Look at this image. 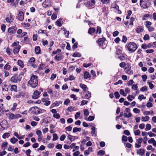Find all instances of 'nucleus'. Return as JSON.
Here are the masks:
<instances>
[{
    "instance_id": "obj_1",
    "label": "nucleus",
    "mask_w": 156,
    "mask_h": 156,
    "mask_svg": "<svg viewBox=\"0 0 156 156\" xmlns=\"http://www.w3.org/2000/svg\"><path fill=\"white\" fill-rule=\"evenodd\" d=\"M28 83L32 88H34L37 87L38 83L37 76L32 75L28 82Z\"/></svg>"
},
{
    "instance_id": "obj_2",
    "label": "nucleus",
    "mask_w": 156,
    "mask_h": 156,
    "mask_svg": "<svg viewBox=\"0 0 156 156\" xmlns=\"http://www.w3.org/2000/svg\"><path fill=\"white\" fill-rule=\"evenodd\" d=\"M125 48H127L128 50L130 52H133L137 49V47L136 44L134 42H130L127 44Z\"/></svg>"
},
{
    "instance_id": "obj_3",
    "label": "nucleus",
    "mask_w": 156,
    "mask_h": 156,
    "mask_svg": "<svg viewBox=\"0 0 156 156\" xmlns=\"http://www.w3.org/2000/svg\"><path fill=\"white\" fill-rule=\"evenodd\" d=\"M140 5L142 9L148 8L151 5L150 0H140Z\"/></svg>"
},
{
    "instance_id": "obj_4",
    "label": "nucleus",
    "mask_w": 156,
    "mask_h": 156,
    "mask_svg": "<svg viewBox=\"0 0 156 156\" xmlns=\"http://www.w3.org/2000/svg\"><path fill=\"white\" fill-rule=\"evenodd\" d=\"M22 79V77L19 75L14 74L10 78V81L12 83H16L20 82Z\"/></svg>"
},
{
    "instance_id": "obj_5",
    "label": "nucleus",
    "mask_w": 156,
    "mask_h": 156,
    "mask_svg": "<svg viewBox=\"0 0 156 156\" xmlns=\"http://www.w3.org/2000/svg\"><path fill=\"white\" fill-rule=\"evenodd\" d=\"M30 109L32 110L31 113L35 115H38L46 111L45 110L40 109L37 107H33L31 108Z\"/></svg>"
},
{
    "instance_id": "obj_6",
    "label": "nucleus",
    "mask_w": 156,
    "mask_h": 156,
    "mask_svg": "<svg viewBox=\"0 0 156 156\" xmlns=\"http://www.w3.org/2000/svg\"><path fill=\"white\" fill-rule=\"evenodd\" d=\"M95 4V0H90L87 2L86 5L88 8L90 9L92 8Z\"/></svg>"
},
{
    "instance_id": "obj_7",
    "label": "nucleus",
    "mask_w": 156,
    "mask_h": 156,
    "mask_svg": "<svg viewBox=\"0 0 156 156\" xmlns=\"http://www.w3.org/2000/svg\"><path fill=\"white\" fill-rule=\"evenodd\" d=\"M19 115L18 114H14L11 113H8V117L9 119L11 120L18 118Z\"/></svg>"
},
{
    "instance_id": "obj_8",
    "label": "nucleus",
    "mask_w": 156,
    "mask_h": 156,
    "mask_svg": "<svg viewBox=\"0 0 156 156\" xmlns=\"http://www.w3.org/2000/svg\"><path fill=\"white\" fill-rule=\"evenodd\" d=\"M17 29V27L15 26L12 27L8 28V31L10 34H12L16 33Z\"/></svg>"
},
{
    "instance_id": "obj_9",
    "label": "nucleus",
    "mask_w": 156,
    "mask_h": 156,
    "mask_svg": "<svg viewBox=\"0 0 156 156\" xmlns=\"http://www.w3.org/2000/svg\"><path fill=\"white\" fill-rule=\"evenodd\" d=\"M125 72L129 75H131L133 74V71L131 70V67L129 66H127L126 67L125 69Z\"/></svg>"
},
{
    "instance_id": "obj_10",
    "label": "nucleus",
    "mask_w": 156,
    "mask_h": 156,
    "mask_svg": "<svg viewBox=\"0 0 156 156\" xmlns=\"http://www.w3.org/2000/svg\"><path fill=\"white\" fill-rule=\"evenodd\" d=\"M40 94L41 92L37 90H36L33 94L32 98L34 99H37L39 97V95Z\"/></svg>"
},
{
    "instance_id": "obj_11",
    "label": "nucleus",
    "mask_w": 156,
    "mask_h": 156,
    "mask_svg": "<svg viewBox=\"0 0 156 156\" xmlns=\"http://www.w3.org/2000/svg\"><path fill=\"white\" fill-rule=\"evenodd\" d=\"M130 109L129 108H126V112H128L127 114L126 113H124L123 114L124 117L125 118H129L132 116V114L130 112Z\"/></svg>"
},
{
    "instance_id": "obj_12",
    "label": "nucleus",
    "mask_w": 156,
    "mask_h": 156,
    "mask_svg": "<svg viewBox=\"0 0 156 156\" xmlns=\"http://www.w3.org/2000/svg\"><path fill=\"white\" fill-rule=\"evenodd\" d=\"M24 13L22 11H20L18 13L17 16L18 19L20 21H22L24 18Z\"/></svg>"
},
{
    "instance_id": "obj_13",
    "label": "nucleus",
    "mask_w": 156,
    "mask_h": 156,
    "mask_svg": "<svg viewBox=\"0 0 156 156\" xmlns=\"http://www.w3.org/2000/svg\"><path fill=\"white\" fill-rule=\"evenodd\" d=\"M21 47L20 45H18L16 47H14L13 51V53L15 54L18 53Z\"/></svg>"
},
{
    "instance_id": "obj_14",
    "label": "nucleus",
    "mask_w": 156,
    "mask_h": 156,
    "mask_svg": "<svg viewBox=\"0 0 156 156\" xmlns=\"http://www.w3.org/2000/svg\"><path fill=\"white\" fill-rule=\"evenodd\" d=\"M10 89L11 91H14L15 92H17V86L15 85H11Z\"/></svg>"
},
{
    "instance_id": "obj_15",
    "label": "nucleus",
    "mask_w": 156,
    "mask_h": 156,
    "mask_svg": "<svg viewBox=\"0 0 156 156\" xmlns=\"http://www.w3.org/2000/svg\"><path fill=\"white\" fill-rule=\"evenodd\" d=\"M136 32L137 33H140L143 32L144 30L143 27L141 26H138L135 29Z\"/></svg>"
},
{
    "instance_id": "obj_16",
    "label": "nucleus",
    "mask_w": 156,
    "mask_h": 156,
    "mask_svg": "<svg viewBox=\"0 0 156 156\" xmlns=\"http://www.w3.org/2000/svg\"><path fill=\"white\" fill-rule=\"evenodd\" d=\"M67 138L69 140H70L71 142H72L75 140L76 139H78V137L72 136L71 135L69 134L68 135Z\"/></svg>"
},
{
    "instance_id": "obj_17",
    "label": "nucleus",
    "mask_w": 156,
    "mask_h": 156,
    "mask_svg": "<svg viewBox=\"0 0 156 156\" xmlns=\"http://www.w3.org/2000/svg\"><path fill=\"white\" fill-rule=\"evenodd\" d=\"M91 76L89 73L87 71L85 72L83 74V78L85 79H87Z\"/></svg>"
},
{
    "instance_id": "obj_18",
    "label": "nucleus",
    "mask_w": 156,
    "mask_h": 156,
    "mask_svg": "<svg viewBox=\"0 0 156 156\" xmlns=\"http://www.w3.org/2000/svg\"><path fill=\"white\" fill-rule=\"evenodd\" d=\"M105 40V39L104 38H99L98 40V43L100 46H102Z\"/></svg>"
},
{
    "instance_id": "obj_19",
    "label": "nucleus",
    "mask_w": 156,
    "mask_h": 156,
    "mask_svg": "<svg viewBox=\"0 0 156 156\" xmlns=\"http://www.w3.org/2000/svg\"><path fill=\"white\" fill-rule=\"evenodd\" d=\"M85 98V99H89L91 97V93L88 91H86L84 93Z\"/></svg>"
},
{
    "instance_id": "obj_20",
    "label": "nucleus",
    "mask_w": 156,
    "mask_h": 156,
    "mask_svg": "<svg viewBox=\"0 0 156 156\" xmlns=\"http://www.w3.org/2000/svg\"><path fill=\"white\" fill-rule=\"evenodd\" d=\"M148 143L150 144H152L153 145L154 147H156V141L155 140L154 138H151L148 140Z\"/></svg>"
},
{
    "instance_id": "obj_21",
    "label": "nucleus",
    "mask_w": 156,
    "mask_h": 156,
    "mask_svg": "<svg viewBox=\"0 0 156 156\" xmlns=\"http://www.w3.org/2000/svg\"><path fill=\"white\" fill-rule=\"evenodd\" d=\"M62 58V56L60 54H57L55 57V59L57 61L61 60Z\"/></svg>"
},
{
    "instance_id": "obj_22",
    "label": "nucleus",
    "mask_w": 156,
    "mask_h": 156,
    "mask_svg": "<svg viewBox=\"0 0 156 156\" xmlns=\"http://www.w3.org/2000/svg\"><path fill=\"white\" fill-rule=\"evenodd\" d=\"M80 87L83 89V90L85 91H87L88 90V88L87 87V86L84 84L80 83Z\"/></svg>"
},
{
    "instance_id": "obj_23",
    "label": "nucleus",
    "mask_w": 156,
    "mask_h": 156,
    "mask_svg": "<svg viewBox=\"0 0 156 156\" xmlns=\"http://www.w3.org/2000/svg\"><path fill=\"white\" fill-rule=\"evenodd\" d=\"M2 90L3 91H8V87L6 83H3L2 84Z\"/></svg>"
},
{
    "instance_id": "obj_24",
    "label": "nucleus",
    "mask_w": 156,
    "mask_h": 156,
    "mask_svg": "<svg viewBox=\"0 0 156 156\" xmlns=\"http://www.w3.org/2000/svg\"><path fill=\"white\" fill-rule=\"evenodd\" d=\"M41 51V49L39 46H36L35 48V51L36 54H39L40 53Z\"/></svg>"
},
{
    "instance_id": "obj_25",
    "label": "nucleus",
    "mask_w": 156,
    "mask_h": 156,
    "mask_svg": "<svg viewBox=\"0 0 156 156\" xmlns=\"http://www.w3.org/2000/svg\"><path fill=\"white\" fill-rule=\"evenodd\" d=\"M5 20L7 22L10 23V22L13 21V19L12 18V16L10 15L9 17H6Z\"/></svg>"
},
{
    "instance_id": "obj_26",
    "label": "nucleus",
    "mask_w": 156,
    "mask_h": 156,
    "mask_svg": "<svg viewBox=\"0 0 156 156\" xmlns=\"http://www.w3.org/2000/svg\"><path fill=\"white\" fill-rule=\"evenodd\" d=\"M95 32V29L94 28L90 27L89 29L88 33L90 34H92Z\"/></svg>"
},
{
    "instance_id": "obj_27",
    "label": "nucleus",
    "mask_w": 156,
    "mask_h": 156,
    "mask_svg": "<svg viewBox=\"0 0 156 156\" xmlns=\"http://www.w3.org/2000/svg\"><path fill=\"white\" fill-rule=\"evenodd\" d=\"M62 20L61 18H60L56 22V25L59 27L61 26L62 25L61 22Z\"/></svg>"
},
{
    "instance_id": "obj_28",
    "label": "nucleus",
    "mask_w": 156,
    "mask_h": 156,
    "mask_svg": "<svg viewBox=\"0 0 156 156\" xmlns=\"http://www.w3.org/2000/svg\"><path fill=\"white\" fill-rule=\"evenodd\" d=\"M111 0H100L103 4H109Z\"/></svg>"
},
{
    "instance_id": "obj_29",
    "label": "nucleus",
    "mask_w": 156,
    "mask_h": 156,
    "mask_svg": "<svg viewBox=\"0 0 156 156\" xmlns=\"http://www.w3.org/2000/svg\"><path fill=\"white\" fill-rule=\"evenodd\" d=\"M10 136V133H4L2 135V137L3 139H6L8 138Z\"/></svg>"
},
{
    "instance_id": "obj_30",
    "label": "nucleus",
    "mask_w": 156,
    "mask_h": 156,
    "mask_svg": "<svg viewBox=\"0 0 156 156\" xmlns=\"http://www.w3.org/2000/svg\"><path fill=\"white\" fill-rule=\"evenodd\" d=\"M18 140V139L14 137L11 138L10 140L11 142L13 144H15Z\"/></svg>"
},
{
    "instance_id": "obj_31",
    "label": "nucleus",
    "mask_w": 156,
    "mask_h": 156,
    "mask_svg": "<svg viewBox=\"0 0 156 156\" xmlns=\"http://www.w3.org/2000/svg\"><path fill=\"white\" fill-rule=\"evenodd\" d=\"M91 129L92 130V131L91 132V134L93 136H96V133L95 132V128L93 127L91 128Z\"/></svg>"
},
{
    "instance_id": "obj_32",
    "label": "nucleus",
    "mask_w": 156,
    "mask_h": 156,
    "mask_svg": "<svg viewBox=\"0 0 156 156\" xmlns=\"http://www.w3.org/2000/svg\"><path fill=\"white\" fill-rule=\"evenodd\" d=\"M17 63L18 65L20 67H21V68H23L24 67V65L23 64V63L22 61L19 60L18 61Z\"/></svg>"
},
{
    "instance_id": "obj_33",
    "label": "nucleus",
    "mask_w": 156,
    "mask_h": 156,
    "mask_svg": "<svg viewBox=\"0 0 156 156\" xmlns=\"http://www.w3.org/2000/svg\"><path fill=\"white\" fill-rule=\"evenodd\" d=\"M62 103V102L61 101H56L52 105H53V106H58L59 105L61 104Z\"/></svg>"
},
{
    "instance_id": "obj_34",
    "label": "nucleus",
    "mask_w": 156,
    "mask_h": 156,
    "mask_svg": "<svg viewBox=\"0 0 156 156\" xmlns=\"http://www.w3.org/2000/svg\"><path fill=\"white\" fill-rule=\"evenodd\" d=\"M150 117L148 116L145 117H143L142 118V121L146 122L149 120Z\"/></svg>"
},
{
    "instance_id": "obj_35",
    "label": "nucleus",
    "mask_w": 156,
    "mask_h": 156,
    "mask_svg": "<svg viewBox=\"0 0 156 156\" xmlns=\"http://www.w3.org/2000/svg\"><path fill=\"white\" fill-rule=\"evenodd\" d=\"M147 150H151L152 152L154 151L155 150V149L151 145H148L147 147Z\"/></svg>"
},
{
    "instance_id": "obj_36",
    "label": "nucleus",
    "mask_w": 156,
    "mask_h": 156,
    "mask_svg": "<svg viewBox=\"0 0 156 156\" xmlns=\"http://www.w3.org/2000/svg\"><path fill=\"white\" fill-rule=\"evenodd\" d=\"M81 130V129L80 128L74 127L73 129V132L76 133L78 131L80 132Z\"/></svg>"
},
{
    "instance_id": "obj_37",
    "label": "nucleus",
    "mask_w": 156,
    "mask_h": 156,
    "mask_svg": "<svg viewBox=\"0 0 156 156\" xmlns=\"http://www.w3.org/2000/svg\"><path fill=\"white\" fill-rule=\"evenodd\" d=\"M8 145V143L7 142H3L2 145L1 147L2 149H3V150H5V148H5Z\"/></svg>"
},
{
    "instance_id": "obj_38",
    "label": "nucleus",
    "mask_w": 156,
    "mask_h": 156,
    "mask_svg": "<svg viewBox=\"0 0 156 156\" xmlns=\"http://www.w3.org/2000/svg\"><path fill=\"white\" fill-rule=\"evenodd\" d=\"M83 112H84V115L85 116H87L89 114V112L87 109H84L83 110Z\"/></svg>"
},
{
    "instance_id": "obj_39",
    "label": "nucleus",
    "mask_w": 156,
    "mask_h": 156,
    "mask_svg": "<svg viewBox=\"0 0 156 156\" xmlns=\"http://www.w3.org/2000/svg\"><path fill=\"white\" fill-rule=\"evenodd\" d=\"M134 98L133 95H129L127 98L129 101H131L134 99Z\"/></svg>"
},
{
    "instance_id": "obj_40",
    "label": "nucleus",
    "mask_w": 156,
    "mask_h": 156,
    "mask_svg": "<svg viewBox=\"0 0 156 156\" xmlns=\"http://www.w3.org/2000/svg\"><path fill=\"white\" fill-rule=\"evenodd\" d=\"M9 63L7 62L4 67V69L6 70H9L10 69V66L9 65Z\"/></svg>"
},
{
    "instance_id": "obj_41",
    "label": "nucleus",
    "mask_w": 156,
    "mask_h": 156,
    "mask_svg": "<svg viewBox=\"0 0 156 156\" xmlns=\"http://www.w3.org/2000/svg\"><path fill=\"white\" fill-rule=\"evenodd\" d=\"M22 34L20 35H18L17 36V37L20 38L22 37L23 36H25L27 34V33L25 32H24L22 33Z\"/></svg>"
},
{
    "instance_id": "obj_42",
    "label": "nucleus",
    "mask_w": 156,
    "mask_h": 156,
    "mask_svg": "<svg viewBox=\"0 0 156 156\" xmlns=\"http://www.w3.org/2000/svg\"><path fill=\"white\" fill-rule=\"evenodd\" d=\"M72 56L73 57H80L81 56V54L79 52L75 53L73 54Z\"/></svg>"
},
{
    "instance_id": "obj_43",
    "label": "nucleus",
    "mask_w": 156,
    "mask_h": 156,
    "mask_svg": "<svg viewBox=\"0 0 156 156\" xmlns=\"http://www.w3.org/2000/svg\"><path fill=\"white\" fill-rule=\"evenodd\" d=\"M101 29L100 27L98 26L97 27V29L96 30V34H100L101 33Z\"/></svg>"
},
{
    "instance_id": "obj_44",
    "label": "nucleus",
    "mask_w": 156,
    "mask_h": 156,
    "mask_svg": "<svg viewBox=\"0 0 156 156\" xmlns=\"http://www.w3.org/2000/svg\"><path fill=\"white\" fill-rule=\"evenodd\" d=\"M133 111L136 113H139L140 111V110L137 108H134L133 109Z\"/></svg>"
},
{
    "instance_id": "obj_45",
    "label": "nucleus",
    "mask_w": 156,
    "mask_h": 156,
    "mask_svg": "<svg viewBox=\"0 0 156 156\" xmlns=\"http://www.w3.org/2000/svg\"><path fill=\"white\" fill-rule=\"evenodd\" d=\"M119 93L121 95H122L124 96L125 97L127 95L124 92L123 89H120L119 90Z\"/></svg>"
},
{
    "instance_id": "obj_46",
    "label": "nucleus",
    "mask_w": 156,
    "mask_h": 156,
    "mask_svg": "<svg viewBox=\"0 0 156 156\" xmlns=\"http://www.w3.org/2000/svg\"><path fill=\"white\" fill-rule=\"evenodd\" d=\"M146 24L145 26L147 28H148L150 27V26L152 24L151 22L150 21H146L145 22Z\"/></svg>"
},
{
    "instance_id": "obj_47",
    "label": "nucleus",
    "mask_w": 156,
    "mask_h": 156,
    "mask_svg": "<svg viewBox=\"0 0 156 156\" xmlns=\"http://www.w3.org/2000/svg\"><path fill=\"white\" fill-rule=\"evenodd\" d=\"M151 128V126L150 124H147L146 125V128H145V130L146 131H147L150 130Z\"/></svg>"
},
{
    "instance_id": "obj_48",
    "label": "nucleus",
    "mask_w": 156,
    "mask_h": 156,
    "mask_svg": "<svg viewBox=\"0 0 156 156\" xmlns=\"http://www.w3.org/2000/svg\"><path fill=\"white\" fill-rule=\"evenodd\" d=\"M140 152L138 153V152H137V153L138 154H139L140 155H142L144 154L145 153V151L143 149H140Z\"/></svg>"
},
{
    "instance_id": "obj_49",
    "label": "nucleus",
    "mask_w": 156,
    "mask_h": 156,
    "mask_svg": "<svg viewBox=\"0 0 156 156\" xmlns=\"http://www.w3.org/2000/svg\"><path fill=\"white\" fill-rule=\"evenodd\" d=\"M74 108L72 106L69 107L67 109V111L69 112H71L74 110Z\"/></svg>"
},
{
    "instance_id": "obj_50",
    "label": "nucleus",
    "mask_w": 156,
    "mask_h": 156,
    "mask_svg": "<svg viewBox=\"0 0 156 156\" xmlns=\"http://www.w3.org/2000/svg\"><path fill=\"white\" fill-rule=\"evenodd\" d=\"M80 112H77L75 115V118L76 119H77L80 117Z\"/></svg>"
},
{
    "instance_id": "obj_51",
    "label": "nucleus",
    "mask_w": 156,
    "mask_h": 156,
    "mask_svg": "<svg viewBox=\"0 0 156 156\" xmlns=\"http://www.w3.org/2000/svg\"><path fill=\"white\" fill-rule=\"evenodd\" d=\"M44 2L47 4L48 5H49V6H51V4L50 0H45Z\"/></svg>"
},
{
    "instance_id": "obj_52",
    "label": "nucleus",
    "mask_w": 156,
    "mask_h": 156,
    "mask_svg": "<svg viewBox=\"0 0 156 156\" xmlns=\"http://www.w3.org/2000/svg\"><path fill=\"white\" fill-rule=\"evenodd\" d=\"M127 40V38L125 36H123L122 37V41L125 43H126Z\"/></svg>"
},
{
    "instance_id": "obj_53",
    "label": "nucleus",
    "mask_w": 156,
    "mask_h": 156,
    "mask_svg": "<svg viewBox=\"0 0 156 156\" xmlns=\"http://www.w3.org/2000/svg\"><path fill=\"white\" fill-rule=\"evenodd\" d=\"M147 134L150 137L152 136H156V135L155 134L152 133L151 132H148L147 133Z\"/></svg>"
},
{
    "instance_id": "obj_54",
    "label": "nucleus",
    "mask_w": 156,
    "mask_h": 156,
    "mask_svg": "<svg viewBox=\"0 0 156 156\" xmlns=\"http://www.w3.org/2000/svg\"><path fill=\"white\" fill-rule=\"evenodd\" d=\"M53 117L57 119H59L60 118V115L59 113H56L53 115Z\"/></svg>"
},
{
    "instance_id": "obj_55",
    "label": "nucleus",
    "mask_w": 156,
    "mask_h": 156,
    "mask_svg": "<svg viewBox=\"0 0 156 156\" xmlns=\"http://www.w3.org/2000/svg\"><path fill=\"white\" fill-rule=\"evenodd\" d=\"M105 151L103 150H100L98 151V154L99 155H102L105 154Z\"/></svg>"
},
{
    "instance_id": "obj_56",
    "label": "nucleus",
    "mask_w": 156,
    "mask_h": 156,
    "mask_svg": "<svg viewBox=\"0 0 156 156\" xmlns=\"http://www.w3.org/2000/svg\"><path fill=\"white\" fill-rule=\"evenodd\" d=\"M6 26L4 24H2L1 26V29L3 32H4L5 30Z\"/></svg>"
},
{
    "instance_id": "obj_57",
    "label": "nucleus",
    "mask_w": 156,
    "mask_h": 156,
    "mask_svg": "<svg viewBox=\"0 0 156 156\" xmlns=\"http://www.w3.org/2000/svg\"><path fill=\"white\" fill-rule=\"evenodd\" d=\"M138 98L140 100H142L143 99H145L146 97H144L143 95L140 94L138 97Z\"/></svg>"
},
{
    "instance_id": "obj_58",
    "label": "nucleus",
    "mask_w": 156,
    "mask_h": 156,
    "mask_svg": "<svg viewBox=\"0 0 156 156\" xmlns=\"http://www.w3.org/2000/svg\"><path fill=\"white\" fill-rule=\"evenodd\" d=\"M147 83L148 84L150 89H152L154 88V86L152 83L148 81Z\"/></svg>"
},
{
    "instance_id": "obj_59",
    "label": "nucleus",
    "mask_w": 156,
    "mask_h": 156,
    "mask_svg": "<svg viewBox=\"0 0 156 156\" xmlns=\"http://www.w3.org/2000/svg\"><path fill=\"white\" fill-rule=\"evenodd\" d=\"M114 95L115 98L116 99H118L120 97V95L119 92L117 91H116L114 93Z\"/></svg>"
},
{
    "instance_id": "obj_60",
    "label": "nucleus",
    "mask_w": 156,
    "mask_h": 156,
    "mask_svg": "<svg viewBox=\"0 0 156 156\" xmlns=\"http://www.w3.org/2000/svg\"><path fill=\"white\" fill-rule=\"evenodd\" d=\"M91 65V63H89L88 64L86 63H84L83 64V66L85 68H87L89 66H90Z\"/></svg>"
},
{
    "instance_id": "obj_61",
    "label": "nucleus",
    "mask_w": 156,
    "mask_h": 156,
    "mask_svg": "<svg viewBox=\"0 0 156 156\" xmlns=\"http://www.w3.org/2000/svg\"><path fill=\"white\" fill-rule=\"evenodd\" d=\"M53 141H55L58 138V136L57 134L56 133L54 134L53 135Z\"/></svg>"
},
{
    "instance_id": "obj_62",
    "label": "nucleus",
    "mask_w": 156,
    "mask_h": 156,
    "mask_svg": "<svg viewBox=\"0 0 156 156\" xmlns=\"http://www.w3.org/2000/svg\"><path fill=\"white\" fill-rule=\"evenodd\" d=\"M140 131L139 129H137L134 131V134L136 136L139 135L140 134Z\"/></svg>"
},
{
    "instance_id": "obj_63",
    "label": "nucleus",
    "mask_w": 156,
    "mask_h": 156,
    "mask_svg": "<svg viewBox=\"0 0 156 156\" xmlns=\"http://www.w3.org/2000/svg\"><path fill=\"white\" fill-rule=\"evenodd\" d=\"M142 78L144 82H145L146 81L147 79V76L146 75H143L142 76Z\"/></svg>"
},
{
    "instance_id": "obj_64",
    "label": "nucleus",
    "mask_w": 156,
    "mask_h": 156,
    "mask_svg": "<svg viewBox=\"0 0 156 156\" xmlns=\"http://www.w3.org/2000/svg\"><path fill=\"white\" fill-rule=\"evenodd\" d=\"M70 100L69 99H66L64 102V104L65 105H68L70 103Z\"/></svg>"
}]
</instances>
